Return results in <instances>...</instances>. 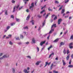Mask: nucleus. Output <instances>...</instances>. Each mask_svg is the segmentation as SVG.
Here are the masks:
<instances>
[{
  "label": "nucleus",
  "mask_w": 73,
  "mask_h": 73,
  "mask_svg": "<svg viewBox=\"0 0 73 73\" xmlns=\"http://www.w3.org/2000/svg\"><path fill=\"white\" fill-rule=\"evenodd\" d=\"M30 15H29L27 17L26 20H28L29 19V18H30Z\"/></svg>",
  "instance_id": "nucleus-15"
},
{
  "label": "nucleus",
  "mask_w": 73,
  "mask_h": 73,
  "mask_svg": "<svg viewBox=\"0 0 73 73\" xmlns=\"http://www.w3.org/2000/svg\"><path fill=\"white\" fill-rule=\"evenodd\" d=\"M23 72H25V73H29V71H27V70L26 69H24Z\"/></svg>",
  "instance_id": "nucleus-8"
},
{
  "label": "nucleus",
  "mask_w": 73,
  "mask_h": 73,
  "mask_svg": "<svg viewBox=\"0 0 73 73\" xmlns=\"http://www.w3.org/2000/svg\"><path fill=\"white\" fill-rule=\"evenodd\" d=\"M69 64H70H70H71V60H70L69 62Z\"/></svg>",
  "instance_id": "nucleus-57"
},
{
  "label": "nucleus",
  "mask_w": 73,
  "mask_h": 73,
  "mask_svg": "<svg viewBox=\"0 0 73 73\" xmlns=\"http://www.w3.org/2000/svg\"><path fill=\"white\" fill-rule=\"evenodd\" d=\"M23 8V7L21 6V7H19V10L20 11V10H21Z\"/></svg>",
  "instance_id": "nucleus-36"
},
{
  "label": "nucleus",
  "mask_w": 73,
  "mask_h": 73,
  "mask_svg": "<svg viewBox=\"0 0 73 73\" xmlns=\"http://www.w3.org/2000/svg\"><path fill=\"white\" fill-rule=\"evenodd\" d=\"M3 55V53H1L0 54V56H1Z\"/></svg>",
  "instance_id": "nucleus-61"
},
{
  "label": "nucleus",
  "mask_w": 73,
  "mask_h": 73,
  "mask_svg": "<svg viewBox=\"0 0 73 73\" xmlns=\"http://www.w3.org/2000/svg\"><path fill=\"white\" fill-rule=\"evenodd\" d=\"M36 40H35V38H33L32 39V42H33V43H34V44H35V43H36Z\"/></svg>",
  "instance_id": "nucleus-5"
},
{
  "label": "nucleus",
  "mask_w": 73,
  "mask_h": 73,
  "mask_svg": "<svg viewBox=\"0 0 73 73\" xmlns=\"http://www.w3.org/2000/svg\"><path fill=\"white\" fill-rule=\"evenodd\" d=\"M40 62H41V61L37 62L35 64L36 65H39L40 63Z\"/></svg>",
  "instance_id": "nucleus-9"
},
{
  "label": "nucleus",
  "mask_w": 73,
  "mask_h": 73,
  "mask_svg": "<svg viewBox=\"0 0 73 73\" xmlns=\"http://www.w3.org/2000/svg\"><path fill=\"white\" fill-rule=\"evenodd\" d=\"M49 37H50V35L48 36H47V39H48V40H49Z\"/></svg>",
  "instance_id": "nucleus-47"
},
{
  "label": "nucleus",
  "mask_w": 73,
  "mask_h": 73,
  "mask_svg": "<svg viewBox=\"0 0 73 73\" xmlns=\"http://www.w3.org/2000/svg\"><path fill=\"white\" fill-rule=\"evenodd\" d=\"M65 44V43L63 42H61L60 43V46H61V45H64Z\"/></svg>",
  "instance_id": "nucleus-18"
},
{
  "label": "nucleus",
  "mask_w": 73,
  "mask_h": 73,
  "mask_svg": "<svg viewBox=\"0 0 73 73\" xmlns=\"http://www.w3.org/2000/svg\"><path fill=\"white\" fill-rule=\"evenodd\" d=\"M37 49L38 50V51H39V48L38 47H37Z\"/></svg>",
  "instance_id": "nucleus-59"
},
{
  "label": "nucleus",
  "mask_w": 73,
  "mask_h": 73,
  "mask_svg": "<svg viewBox=\"0 0 73 73\" xmlns=\"http://www.w3.org/2000/svg\"><path fill=\"white\" fill-rule=\"evenodd\" d=\"M62 62H63V65L64 66H65V65H66V63H65V61H64V60H62Z\"/></svg>",
  "instance_id": "nucleus-10"
},
{
  "label": "nucleus",
  "mask_w": 73,
  "mask_h": 73,
  "mask_svg": "<svg viewBox=\"0 0 73 73\" xmlns=\"http://www.w3.org/2000/svg\"><path fill=\"white\" fill-rule=\"evenodd\" d=\"M30 23H32V25H34V23H35V21L33 20H32L31 21H30Z\"/></svg>",
  "instance_id": "nucleus-17"
},
{
  "label": "nucleus",
  "mask_w": 73,
  "mask_h": 73,
  "mask_svg": "<svg viewBox=\"0 0 73 73\" xmlns=\"http://www.w3.org/2000/svg\"><path fill=\"white\" fill-rule=\"evenodd\" d=\"M27 57L28 58H30V59H31V56H27Z\"/></svg>",
  "instance_id": "nucleus-52"
},
{
  "label": "nucleus",
  "mask_w": 73,
  "mask_h": 73,
  "mask_svg": "<svg viewBox=\"0 0 73 73\" xmlns=\"http://www.w3.org/2000/svg\"><path fill=\"white\" fill-rule=\"evenodd\" d=\"M52 47V45H50V46L49 47L50 49H51V48Z\"/></svg>",
  "instance_id": "nucleus-49"
},
{
  "label": "nucleus",
  "mask_w": 73,
  "mask_h": 73,
  "mask_svg": "<svg viewBox=\"0 0 73 73\" xmlns=\"http://www.w3.org/2000/svg\"><path fill=\"white\" fill-rule=\"evenodd\" d=\"M53 66V64L52 63L50 67V69H51V70H52V69Z\"/></svg>",
  "instance_id": "nucleus-19"
},
{
  "label": "nucleus",
  "mask_w": 73,
  "mask_h": 73,
  "mask_svg": "<svg viewBox=\"0 0 73 73\" xmlns=\"http://www.w3.org/2000/svg\"><path fill=\"white\" fill-rule=\"evenodd\" d=\"M72 18V17H70L69 18V20H70V19H71Z\"/></svg>",
  "instance_id": "nucleus-54"
},
{
  "label": "nucleus",
  "mask_w": 73,
  "mask_h": 73,
  "mask_svg": "<svg viewBox=\"0 0 73 73\" xmlns=\"http://www.w3.org/2000/svg\"><path fill=\"white\" fill-rule=\"evenodd\" d=\"M52 31H50V32L49 33V34H50V33H52Z\"/></svg>",
  "instance_id": "nucleus-62"
},
{
  "label": "nucleus",
  "mask_w": 73,
  "mask_h": 73,
  "mask_svg": "<svg viewBox=\"0 0 73 73\" xmlns=\"http://www.w3.org/2000/svg\"><path fill=\"white\" fill-rule=\"evenodd\" d=\"M26 44H29V42H27L26 43Z\"/></svg>",
  "instance_id": "nucleus-64"
},
{
  "label": "nucleus",
  "mask_w": 73,
  "mask_h": 73,
  "mask_svg": "<svg viewBox=\"0 0 73 73\" xmlns=\"http://www.w3.org/2000/svg\"><path fill=\"white\" fill-rule=\"evenodd\" d=\"M57 19V15H56L55 17L54 18V20H56V19Z\"/></svg>",
  "instance_id": "nucleus-23"
},
{
  "label": "nucleus",
  "mask_w": 73,
  "mask_h": 73,
  "mask_svg": "<svg viewBox=\"0 0 73 73\" xmlns=\"http://www.w3.org/2000/svg\"><path fill=\"white\" fill-rule=\"evenodd\" d=\"M20 5H17V6H15L13 9V12H14L15 11V9H16H16H18V8L19 7Z\"/></svg>",
  "instance_id": "nucleus-1"
},
{
  "label": "nucleus",
  "mask_w": 73,
  "mask_h": 73,
  "mask_svg": "<svg viewBox=\"0 0 73 73\" xmlns=\"http://www.w3.org/2000/svg\"><path fill=\"white\" fill-rule=\"evenodd\" d=\"M7 55H5L2 57L0 58V59L1 60H2V59H3V58H7V57H9V56H7Z\"/></svg>",
  "instance_id": "nucleus-2"
},
{
  "label": "nucleus",
  "mask_w": 73,
  "mask_h": 73,
  "mask_svg": "<svg viewBox=\"0 0 73 73\" xmlns=\"http://www.w3.org/2000/svg\"><path fill=\"white\" fill-rule=\"evenodd\" d=\"M23 29H28V27L27 26H26V27H23Z\"/></svg>",
  "instance_id": "nucleus-28"
},
{
  "label": "nucleus",
  "mask_w": 73,
  "mask_h": 73,
  "mask_svg": "<svg viewBox=\"0 0 73 73\" xmlns=\"http://www.w3.org/2000/svg\"><path fill=\"white\" fill-rule=\"evenodd\" d=\"M55 4H58L59 3V2L57 1H55Z\"/></svg>",
  "instance_id": "nucleus-27"
},
{
  "label": "nucleus",
  "mask_w": 73,
  "mask_h": 73,
  "mask_svg": "<svg viewBox=\"0 0 73 73\" xmlns=\"http://www.w3.org/2000/svg\"><path fill=\"white\" fill-rule=\"evenodd\" d=\"M31 6H32V7H34V3H32L31 5Z\"/></svg>",
  "instance_id": "nucleus-34"
},
{
  "label": "nucleus",
  "mask_w": 73,
  "mask_h": 73,
  "mask_svg": "<svg viewBox=\"0 0 73 73\" xmlns=\"http://www.w3.org/2000/svg\"><path fill=\"white\" fill-rule=\"evenodd\" d=\"M9 28H10V27L8 26L7 27V30H8V29H9Z\"/></svg>",
  "instance_id": "nucleus-32"
},
{
  "label": "nucleus",
  "mask_w": 73,
  "mask_h": 73,
  "mask_svg": "<svg viewBox=\"0 0 73 73\" xmlns=\"http://www.w3.org/2000/svg\"><path fill=\"white\" fill-rule=\"evenodd\" d=\"M12 70H13V73H15V69H14V68H13Z\"/></svg>",
  "instance_id": "nucleus-24"
},
{
  "label": "nucleus",
  "mask_w": 73,
  "mask_h": 73,
  "mask_svg": "<svg viewBox=\"0 0 73 73\" xmlns=\"http://www.w3.org/2000/svg\"><path fill=\"white\" fill-rule=\"evenodd\" d=\"M73 45V43H71L70 44H69V46H72Z\"/></svg>",
  "instance_id": "nucleus-41"
},
{
  "label": "nucleus",
  "mask_w": 73,
  "mask_h": 73,
  "mask_svg": "<svg viewBox=\"0 0 73 73\" xmlns=\"http://www.w3.org/2000/svg\"><path fill=\"white\" fill-rule=\"evenodd\" d=\"M12 3H15V1H14V0H12Z\"/></svg>",
  "instance_id": "nucleus-44"
},
{
  "label": "nucleus",
  "mask_w": 73,
  "mask_h": 73,
  "mask_svg": "<svg viewBox=\"0 0 73 73\" xmlns=\"http://www.w3.org/2000/svg\"><path fill=\"white\" fill-rule=\"evenodd\" d=\"M45 41H44L41 42H40V45H41V46H42V45H43V44H45Z\"/></svg>",
  "instance_id": "nucleus-3"
},
{
  "label": "nucleus",
  "mask_w": 73,
  "mask_h": 73,
  "mask_svg": "<svg viewBox=\"0 0 73 73\" xmlns=\"http://www.w3.org/2000/svg\"><path fill=\"white\" fill-rule=\"evenodd\" d=\"M50 64V62L48 63V62H46V64L45 66H44V67H45V66H46L47 65H49Z\"/></svg>",
  "instance_id": "nucleus-6"
},
{
  "label": "nucleus",
  "mask_w": 73,
  "mask_h": 73,
  "mask_svg": "<svg viewBox=\"0 0 73 73\" xmlns=\"http://www.w3.org/2000/svg\"><path fill=\"white\" fill-rule=\"evenodd\" d=\"M68 17H69V15H68L67 16H65L64 17V18H65V19H66V18H68Z\"/></svg>",
  "instance_id": "nucleus-46"
},
{
  "label": "nucleus",
  "mask_w": 73,
  "mask_h": 73,
  "mask_svg": "<svg viewBox=\"0 0 73 73\" xmlns=\"http://www.w3.org/2000/svg\"><path fill=\"white\" fill-rule=\"evenodd\" d=\"M26 11L27 12H29V10L28 9H27Z\"/></svg>",
  "instance_id": "nucleus-56"
},
{
  "label": "nucleus",
  "mask_w": 73,
  "mask_h": 73,
  "mask_svg": "<svg viewBox=\"0 0 73 73\" xmlns=\"http://www.w3.org/2000/svg\"><path fill=\"white\" fill-rule=\"evenodd\" d=\"M19 19L16 18V21H18V22H19Z\"/></svg>",
  "instance_id": "nucleus-37"
},
{
  "label": "nucleus",
  "mask_w": 73,
  "mask_h": 73,
  "mask_svg": "<svg viewBox=\"0 0 73 73\" xmlns=\"http://www.w3.org/2000/svg\"><path fill=\"white\" fill-rule=\"evenodd\" d=\"M62 7H63V6H62L59 9L58 11H60V10H61V9H62Z\"/></svg>",
  "instance_id": "nucleus-35"
},
{
  "label": "nucleus",
  "mask_w": 73,
  "mask_h": 73,
  "mask_svg": "<svg viewBox=\"0 0 73 73\" xmlns=\"http://www.w3.org/2000/svg\"><path fill=\"white\" fill-rule=\"evenodd\" d=\"M9 44L10 45H12V42L11 41H10L9 42Z\"/></svg>",
  "instance_id": "nucleus-53"
},
{
  "label": "nucleus",
  "mask_w": 73,
  "mask_h": 73,
  "mask_svg": "<svg viewBox=\"0 0 73 73\" xmlns=\"http://www.w3.org/2000/svg\"><path fill=\"white\" fill-rule=\"evenodd\" d=\"M55 16V15H53L51 16L52 18H53Z\"/></svg>",
  "instance_id": "nucleus-42"
},
{
  "label": "nucleus",
  "mask_w": 73,
  "mask_h": 73,
  "mask_svg": "<svg viewBox=\"0 0 73 73\" xmlns=\"http://www.w3.org/2000/svg\"><path fill=\"white\" fill-rule=\"evenodd\" d=\"M45 10H43L42 11H41L40 13V14H41V13H42L43 12H45Z\"/></svg>",
  "instance_id": "nucleus-29"
},
{
  "label": "nucleus",
  "mask_w": 73,
  "mask_h": 73,
  "mask_svg": "<svg viewBox=\"0 0 73 73\" xmlns=\"http://www.w3.org/2000/svg\"><path fill=\"white\" fill-rule=\"evenodd\" d=\"M54 27L55 28H56V24H53L51 27L52 28H53Z\"/></svg>",
  "instance_id": "nucleus-13"
},
{
  "label": "nucleus",
  "mask_w": 73,
  "mask_h": 73,
  "mask_svg": "<svg viewBox=\"0 0 73 73\" xmlns=\"http://www.w3.org/2000/svg\"><path fill=\"white\" fill-rule=\"evenodd\" d=\"M71 58H73V54H72L71 55Z\"/></svg>",
  "instance_id": "nucleus-63"
},
{
  "label": "nucleus",
  "mask_w": 73,
  "mask_h": 73,
  "mask_svg": "<svg viewBox=\"0 0 73 73\" xmlns=\"http://www.w3.org/2000/svg\"><path fill=\"white\" fill-rule=\"evenodd\" d=\"M50 14V13H48L46 15V16L45 19H47V17H48V16H49V15Z\"/></svg>",
  "instance_id": "nucleus-12"
},
{
  "label": "nucleus",
  "mask_w": 73,
  "mask_h": 73,
  "mask_svg": "<svg viewBox=\"0 0 73 73\" xmlns=\"http://www.w3.org/2000/svg\"><path fill=\"white\" fill-rule=\"evenodd\" d=\"M68 68H73V66L72 65H69L68 66Z\"/></svg>",
  "instance_id": "nucleus-22"
},
{
  "label": "nucleus",
  "mask_w": 73,
  "mask_h": 73,
  "mask_svg": "<svg viewBox=\"0 0 73 73\" xmlns=\"http://www.w3.org/2000/svg\"><path fill=\"white\" fill-rule=\"evenodd\" d=\"M55 60H58V57H56L55 58Z\"/></svg>",
  "instance_id": "nucleus-60"
},
{
  "label": "nucleus",
  "mask_w": 73,
  "mask_h": 73,
  "mask_svg": "<svg viewBox=\"0 0 73 73\" xmlns=\"http://www.w3.org/2000/svg\"><path fill=\"white\" fill-rule=\"evenodd\" d=\"M66 53L67 54H68L69 53H70V52H69V50H67L66 51Z\"/></svg>",
  "instance_id": "nucleus-25"
},
{
  "label": "nucleus",
  "mask_w": 73,
  "mask_h": 73,
  "mask_svg": "<svg viewBox=\"0 0 73 73\" xmlns=\"http://www.w3.org/2000/svg\"><path fill=\"white\" fill-rule=\"evenodd\" d=\"M16 40H19V37H17L16 38Z\"/></svg>",
  "instance_id": "nucleus-51"
},
{
  "label": "nucleus",
  "mask_w": 73,
  "mask_h": 73,
  "mask_svg": "<svg viewBox=\"0 0 73 73\" xmlns=\"http://www.w3.org/2000/svg\"><path fill=\"white\" fill-rule=\"evenodd\" d=\"M11 18H12V19H14V17L13 16V15H11Z\"/></svg>",
  "instance_id": "nucleus-40"
},
{
  "label": "nucleus",
  "mask_w": 73,
  "mask_h": 73,
  "mask_svg": "<svg viewBox=\"0 0 73 73\" xmlns=\"http://www.w3.org/2000/svg\"><path fill=\"white\" fill-rule=\"evenodd\" d=\"M58 40V38L56 39L54 41H53V42H57Z\"/></svg>",
  "instance_id": "nucleus-21"
},
{
  "label": "nucleus",
  "mask_w": 73,
  "mask_h": 73,
  "mask_svg": "<svg viewBox=\"0 0 73 73\" xmlns=\"http://www.w3.org/2000/svg\"><path fill=\"white\" fill-rule=\"evenodd\" d=\"M73 35H72L71 37H70V39H73Z\"/></svg>",
  "instance_id": "nucleus-45"
},
{
  "label": "nucleus",
  "mask_w": 73,
  "mask_h": 73,
  "mask_svg": "<svg viewBox=\"0 0 73 73\" xmlns=\"http://www.w3.org/2000/svg\"><path fill=\"white\" fill-rule=\"evenodd\" d=\"M49 11H52L53 10L52 9H50V7L48 8Z\"/></svg>",
  "instance_id": "nucleus-26"
},
{
  "label": "nucleus",
  "mask_w": 73,
  "mask_h": 73,
  "mask_svg": "<svg viewBox=\"0 0 73 73\" xmlns=\"http://www.w3.org/2000/svg\"><path fill=\"white\" fill-rule=\"evenodd\" d=\"M45 22H43L42 24V26H44V25H45Z\"/></svg>",
  "instance_id": "nucleus-50"
},
{
  "label": "nucleus",
  "mask_w": 73,
  "mask_h": 73,
  "mask_svg": "<svg viewBox=\"0 0 73 73\" xmlns=\"http://www.w3.org/2000/svg\"><path fill=\"white\" fill-rule=\"evenodd\" d=\"M70 54L68 55L66 57V60H69V57H70Z\"/></svg>",
  "instance_id": "nucleus-7"
},
{
  "label": "nucleus",
  "mask_w": 73,
  "mask_h": 73,
  "mask_svg": "<svg viewBox=\"0 0 73 73\" xmlns=\"http://www.w3.org/2000/svg\"><path fill=\"white\" fill-rule=\"evenodd\" d=\"M7 10H6V12H5V13L6 15H8V13H7Z\"/></svg>",
  "instance_id": "nucleus-39"
},
{
  "label": "nucleus",
  "mask_w": 73,
  "mask_h": 73,
  "mask_svg": "<svg viewBox=\"0 0 73 73\" xmlns=\"http://www.w3.org/2000/svg\"><path fill=\"white\" fill-rule=\"evenodd\" d=\"M61 21H62V19H59L58 20V25H59V24H60V23H61Z\"/></svg>",
  "instance_id": "nucleus-4"
},
{
  "label": "nucleus",
  "mask_w": 73,
  "mask_h": 73,
  "mask_svg": "<svg viewBox=\"0 0 73 73\" xmlns=\"http://www.w3.org/2000/svg\"><path fill=\"white\" fill-rule=\"evenodd\" d=\"M69 47L70 49H72L73 48V46H70Z\"/></svg>",
  "instance_id": "nucleus-48"
},
{
  "label": "nucleus",
  "mask_w": 73,
  "mask_h": 73,
  "mask_svg": "<svg viewBox=\"0 0 73 73\" xmlns=\"http://www.w3.org/2000/svg\"><path fill=\"white\" fill-rule=\"evenodd\" d=\"M8 36L9 37H11L12 35H9Z\"/></svg>",
  "instance_id": "nucleus-58"
},
{
  "label": "nucleus",
  "mask_w": 73,
  "mask_h": 73,
  "mask_svg": "<svg viewBox=\"0 0 73 73\" xmlns=\"http://www.w3.org/2000/svg\"><path fill=\"white\" fill-rule=\"evenodd\" d=\"M51 31L52 32H53V31H54V29H53V28H52V27H51Z\"/></svg>",
  "instance_id": "nucleus-38"
},
{
  "label": "nucleus",
  "mask_w": 73,
  "mask_h": 73,
  "mask_svg": "<svg viewBox=\"0 0 73 73\" xmlns=\"http://www.w3.org/2000/svg\"><path fill=\"white\" fill-rule=\"evenodd\" d=\"M53 72L54 73H58V71H56V70H54Z\"/></svg>",
  "instance_id": "nucleus-30"
},
{
  "label": "nucleus",
  "mask_w": 73,
  "mask_h": 73,
  "mask_svg": "<svg viewBox=\"0 0 73 73\" xmlns=\"http://www.w3.org/2000/svg\"><path fill=\"white\" fill-rule=\"evenodd\" d=\"M45 7H46V5H45L44 7H42L41 8V9H43V8H45Z\"/></svg>",
  "instance_id": "nucleus-33"
},
{
  "label": "nucleus",
  "mask_w": 73,
  "mask_h": 73,
  "mask_svg": "<svg viewBox=\"0 0 73 73\" xmlns=\"http://www.w3.org/2000/svg\"><path fill=\"white\" fill-rule=\"evenodd\" d=\"M69 0H65V3H67L68 2H69Z\"/></svg>",
  "instance_id": "nucleus-31"
},
{
  "label": "nucleus",
  "mask_w": 73,
  "mask_h": 73,
  "mask_svg": "<svg viewBox=\"0 0 73 73\" xmlns=\"http://www.w3.org/2000/svg\"><path fill=\"white\" fill-rule=\"evenodd\" d=\"M20 36L21 38H24V36H23V35H20Z\"/></svg>",
  "instance_id": "nucleus-43"
},
{
  "label": "nucleus",
  "mask_w": 73,
  "mask_h": 73,
  "mask_svg": "<svg viewBox=\"0 0 73 73\" xmlns=\"http://www.w3.org/2000/svg\"><path fill=\"white\" fill-rule=\"evenodd\" d=\"M34 7L31 6L30 7L29 9H31V11H33V8Z\"/></svg>",
  "instance_id": "nucleus-14"
},
{
  "label": "nucleus",
  "mask_w": 73,
  "mask_h": 73,
  "mask_svg": "<svg viewBox=\"0 0 73 73\" xmlns=\"http://www.w3.org/2000/svg\"><path fill=\"white\" fill-rule=\"evenodd\" d=\"M63 53L64 54H66V51L65 49H64Z\"/></svg>",
  "instance_id": "nucleus-16"
},
{
  "label": "nucleus",
  "mask_w": 73,
  "mask_h": 73,
  "mask_svg": "<svg viewBox=\"0 0 73 73\" xmlns=\"http://www.w3.org/2000/svg\"><path fill=\"white\" fill-rule=\"evenodd\" d=\"M11 26H13V25H15V23H11Z\"/></svg>",
  "instance_id": "nucleus-55"
},
{
  "label": "nucleus",
  "mask_w": 73,
  "mask_h": 73,
  "mask_svg": "<svg viewBox=\"0 0 73 73\" xmlns=\"http://www.w3.org/2000/svg\"><path fill=\"white\" fill-rule=\"evenodd\" d=\"M64 12H65V10L63 9L61 13L62 14L63 13H64Z\"/></svg>",
  "instance_id": "nucleus-20"
},
{
  "label": "nucleus",
  "mask_w": 73,
  "mask_h": 73,
  "mask_svg": "<svg viewBox=\"0 0 73 73\" xmlns=\"http://www.w3.org/2000/svg\"><path fill=\"white\" fill-rule=\"evenodd\" d=\"M54 52H52V54L50 55L48 57V58H50L51 56H52V55H53V56H54Z\"/></svg>",
  "instance_id": "nucleus-11"
}]
</instances>
